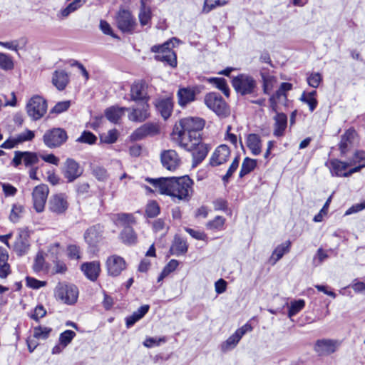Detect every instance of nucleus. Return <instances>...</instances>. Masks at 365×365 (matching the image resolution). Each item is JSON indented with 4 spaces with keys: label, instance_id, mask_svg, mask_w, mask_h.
<instances>
[{
    "label": "nucleus",
    "instance_id": "61",
    "mask_svg": "<svg viewBox=\"0 0 365 365\" xmlns=\"http://www.w3.org/2000/svg\"><path fill=\"white\" fill-rule=\"evenodd\" d=\"M46 314V311L43 305H37L34 310V313L31 315V318L34 319L35 321H38L41 318H43Z\"/></svg>",
    "mask_w": 365,
    "mask_h": 365
},
{
    "label": "nucleus",
    "instance_id": "41",
    "mask_svg": "<svg viewBox=\"0 0 365 365\" xmlns=\"http://www.w3.org/2000/svg\"><path fill=\"white\" fill-rule=\"evenodd\" d=\"M155 58L157 61L165 62L173 68L177 66L176 55L172 50H167L165 53L156 54Z\"/></svg>",
    "mask_w": 365,
    "mask_h": 365
},
{
    "label": "nucleus",
    "instance_id": "32",
    "mask_svg": "<svg viewBox=\"0 0 365 365\" xmlns=\"http://www.w3.org/2000/svg\"><path fill=\"white\" fill-rule=\"evenodd\" d=\"M119 237L123 243L128 245H135L138 241V235L131 226L123 227Z\"/></svg>",
    "mask_w": 365,
    "mask_h": 365
},
{
    "label": "nucleus",
    "instance_id": "53",
    "mask_svg": "<svg viewBox=\"0 0 365 365\" xmlns=\"http://www.w3.org/2000/svg\"><path fill=\"white\" fill-rule=\"evenodd\" d=\"M307 81L309 86L317 88L322 81V76L319 73H312L308 75Z\"/></svg>",
    "mask_w": 365,
    "mask_h": 365
},
{
    "label": "nucleus",
    "instance_id": "15",
    "mask_svg": "<svg viewBox=\"0 0 365 365\" xmlns=\"http://www.w3.org/2000/svg\"><path fill=\"white\" fill-rule=\"evenodd\" d=\"M63 173L68 182H73L82 175L83 169L75 160L67 158L63 165Z\"/></svg>",
    "mask_w": 365,
    "mask_h": 365
},
{
    "label": "nucleus",
    "instance_id": "8",
    "mask_svg": "<svg viewBox=\"0 0 365 365\" xmlns=\"http://www.w3.org/2000/svg\"><path fill=\"white\" fill-rule=\"evenodd\" d=\"M341 341L332 339H321L316 341L314 351L319 356H327L335 353L341 346Z\"/></svg>",
    "mask_w": 365,
    "mask_h": 365
},
{
    "label": "nucleus",
    "instance_id": "34",
    "mask_svg": "<svg viewBox=\"0 0 365 365\" xmlns=\"http://www.w3.org/2000/svg\"><path fill=\"white\" fill-rule=\"evenodd\" d=\"M149 308V305L141 306L136 312H133L132 315L126 317V327L130 328L133 326L138 321L145 315L148 312Z\"/></svg>",
    "mask_w": 365,
    "mask_h": 365
},
{
    "label": "nucleus",
    "instance_id": "55",
    "mask_svg": "<svg viewBox=\"0 0 365 365\" xmlns=\"http://www.w3.org/2000/svg\"><path fill=\"white\" fill-rule=\"evenodd\" d=\"M45 259L42 252H38L34 259L33 269L35 272L43 271L45 268Z\"/></svg>",
    "mask_w": 365,
    "mask_h": 365
},
{
    "label": "nucleus",
    "instance_id": "48",
    "mask_svg": "<svg viewBox=\"0 0 365 365\" xmlns=\"http://www.w3.org/2000/svg\"><path fill=\"white\" fill-rule=\"evenodd\" d=\"M305 306V302L303 299L295 300L292 302L288 311L289 317L296 315Z\"/></svg>",
    "mask_w": 365,
    "mask_h": 365
},
{
    "label": "nucleus",
    "instance_id": "45",
    "mask_svg": "<svg viewBox=\"0 0 365 365\" xmlns=\"http://www.w3.org/2000/svg\"><path fill=\"white\" fill-rule=\"evenodd\" d=\"M24 207L22 205L16 203L12 205L9 215V220L14 223L19 222L22 216Z\"/></svg>",
    "mask_w": 365,
    "mask_h": 365
},
{
    "label": "nucleus",
    "instance_id": "27",
    "mask_svg": "<svg viewBox=\"0 0 365 365\" xmlns=\"http://www.w3.org/2000/svg\"><path fill=\"white\" fill-rule=\"evenodd\" d=\"M247 147L251 151L253 155H259L262 153V140L259 135L250 133L247 135L246 139Z\"/></svg>",
    "mask_w": 365,
    "mask_h": 365
},
{
    "label": "nucleus",
    "instance_id": "47",
    "mask_svg": "<svg viewBox=\"0 0 365 365\" xmlns=\"http://www.w3.org/2000/svg\"><path fill=\"white\" fill-rule=\"evenodd\" d=\"M96 140V136L91 131L87 130H84L76 140V141L78 143H86L89 145L94 144Z\"/></svg>",
    "mask_w": 365,
    "mask_h": 365
},
{
    "label": "nucleus",
    "instance_id": "54",
    "mask_svg": "<svg viewBox=\"0 0 365 365\" xmlns=\"http://www.w3.org/2000/svg\"><path fill=\"white\" fill-rule=\"evenodd\" d=\"M15 137L17 143L20 144L26 141L32 140L35 137V133L31 130L26 129L24 132L19 133Z\"/></svg>",
    "mask_w": 365,
    "mask_h": 365
},
{
    "label": "nucleus",
    "instance_id": "7",
    "mask_svg": "<svg viewBox=\"0 0 365 365\" xmlns=\"http://www.w3.org/2000/svg\"><path fill=\"white\" fill-rule=\"evenodd\" d=\"M56 296L67 304H73L78 297V288L73 284L59 283L56 288Z\"/></svg>",
    "mask_w": 365,
    "mask_h": 365
},
{
    "label": "nucleus",
    "instance_id": "36",
    "mask_svg": "<svg viewBox=\"0 0 365 365\" xmlns=\"http://www.w3.org/2000/svg\"><path fill=\"white\" fill-rule=\"evenodd\" d=\"M317 91H312L311 92H305L304 91L299 98V100L307 104L308 106H309V111L310 112H313L317 105H318V101L317 100Z\"/></svg>",
    "mask_w": 365,
    "mask_h": 365
},
{
    "label": "nucleus",
    "instance_id": "28",
    "mask_svg": "<svg viewBox=\"0 0 365 365\" xmlns=\"http://www.w3.org/2000/svg\"><path fill=\"white\" fill-rule=\"evenodd\" d=\"M29 232L26 230H21L19 232V237L17 239L14 249L18 255H25L29 249V242L28 240Z\"/></svg>",
    "mask_w": 365,
    "mask_h": 365
},
{
    "label": "nucleus",
    "instance_id": "23",
    "mask_svg": "<svg viewBox=\"0 0 365 365\" xmlns=\"http://www.w3.org/2000/svg\"><path fill=\"white\" fill-rule=\"evenodd\" d=\"M230 154L228 146L221 145L218 146L211 156L210 163L212 166H218L225 163Z\"/></svg>",
    "mask_w": 365,
    "mask_h": 365
},
{
    "label": "nucleus",
    "instance_id": "52",
    "mask_svg": "<svg viewBox=\"0 0 365 365\" xmlns=\"http://www.w3.org/2000/svg\"><path fill=\"white\" fill-rule=\"evenodd\" d=\"M76 336V333L71 330H66L59 336V342L63 348L67 346Z\"/></svg>",
    "mask_w": 365,
    "mask_h": 365
},
{
    "label": "nucleus",
    "instance_id": "30",
    "mask_svg": "<svg viewBox=\"0 0 365 365\" xmlns=\"http://www.w3.org/2000/svg\"><path fill=\"white\" fill-rule=\"evenodd\" d=\"M69 82L68 73L63 70L56 71L52 77L53 86L59 91H63Z\"/></svg>",
    "mask_w": 365,
    "mask_h": 365
},
{
    "label": "nucleus",
    "instance_id": "19",
    "mask_svg": "<svg viewBox=\"0 0 365 365\" xmlns=\"http://www.w3.org/2000/svg\"><path fill=\"white\" fill-rule=\"evenodd\" d=\"M356 133L354 129L347 130L341 135V141L339 144V148L341 155H345L348 151L352 149L356 143Z\"/></svg>",
    "mask_w": 365,
    "mask_h": 365
},
{
    "label": "nucleus",
    "instance_id": "56",
    "mask_svg": "<svg viewBox=\"0 0 365 365\" xmlns=\"http://www.w3.org/2000/svg\"><path fill=\"white\" fill-rule=\"evenodd\" d=\"M145 213L148 217H155L160 213V207L155 201H150L148 203Z\"/></svg>",
    "mask_w": 365,
    "mask_h": 365
},
{
    "label": "nucleus",
    "instance_id": "42",
    "mask_svg": "<svg viewBox=\"0 0 365 365\" xmlns=\"http://www.w3.org/2000/svg\"><path fill=\"white\" fill-rule=\"evenodd\" d=\"M171 251L175 255H183L187 251V245L182 238L175 237L171 247Z\"/></svg>",
    "mask_w": 365,
    "mask_h": 365
},
{
    "label": "nucleus",
    "instance_id": "51",
    "mask_svg": "<svg viewBox=\"0 0 365 365\" xmlns=\"http://www.w3.org/2000/svg\"><path fill=\"white\" fill-rule=\"evenodd\" d=\"M228 4L227 0H215L214 3H209L208 0L204 1L202 12L207 14L217 6H222Z\"/></svg>",
    "mask_w": 365,
    "mask_h": 365
},
{
    "label": "nucleus",
    "instance_id": "18",
    "mask_svg": "<svg viewBox=\"0 0 365 365\" xmlns=\"http://www.w3.org/2000/svg\"><path fill=\"white\" fill-rule=\"evenodd\" d=\"M106 266L108 272L112 276H118L125 268L124 259L118 255H112L107 259Z\"/></svg>",
    "mask_w": 365,
    "mask_h": 365
},
{
    "label": "nucleus",
    "instance_id": "63",
    "mask_svg": "<svg viewBox=\"0 0 365 365\" xmlns=\"http://www.w3.org/2000/svg\"><path fill=\"white\" fill-rule=\"evenodd\" d=\"M93 174L98 180H105L107 177V171L102 167H96L93 170Z\"/></svg>",
    "mask_w": 365,
    "mask_h": 365
},
{
    "label": "nucleus",
    "instance_id": "46",
    "mask_svg": "<svg viewBox=\"0 0 365 365\" xmlns=\"http://www.w3.org/2000/svg\"><path fill=\"white\" fill-rule=\"evenodd\" d=\"M52 331L51 328L46 327H36L34 329L33 337L36 339H46Z\"/></svg>",
    "mask_w": 365,
    "mask_h": 365
},
{
    "label": "nucleus",
    "instance_id": "6",
    "mask_svg": "<svg viewBox=\"0 0 365 365\" xmlns=\"http://www.w3.org/2000/svg\"><path fill=\"white\" fill-rule=\"evenodd\" d=\"M207 107L219 116H226L228 113V106L220 93L210 92L204 98Z\"/></svg>",
    "mask_w": 365,
    "mask_h": 365
},
{
    "label": "nucleus",
    "instance_id": "38",
    "mask_svg": "<svg viewBox=\"0 0 365 365\" xmlns=\"http://www.w3.org/2000/svg\"><path fill=\"white\" fill-rule=\"evenodd\" d=\"M349 165V163L341 162L339 160H331L329 162V169L332 175L344 177V174L347 167Z\"/></svg>",
    "mask_w": 365,
    "mask_h": 365
},
{
    "label": "nucleus",
    "instance_id": "40",
    "mask_svg": "<svg viewBox=\"0 0 365 365\" xmlns=\"http://www.w3.org/2000/svg\"><path fill=\"white\" fill-rule=\"evenodd\" d=\"M290 246L291 242L287 240L274 249L271 257V260H273L274 264L279 261L285 253L289 252Z\"/></svg>",
    "mask_w": 365,
    "mask_h": 365
},
{
    "label": "nucleus",
    "instance_id": "49",
    "mask_svg": "<svg viewBox=\"0 0 365 365\" xmlns=\"http://www.w3.org/2000/svg\"><path fill=\"white\" fill-rule=\"evenodd\" d=\"M0 68L5 71L13 69L14 62L9 55L0 52Z\"/></svg>",
    "mask_w": 365,
    "mask_h": 365
},
{
    "label": "nucleus",
    "instance_id": "35",
    "mask_svg": "<svg viewBox=\"0 0 365 365\" xmlns=\"http://www.w3.org/2000/svg\"><path fill=\"white\" fill-rule=\"evenodd\" d=\"M9 259L8 252L4 247H0V277L6 278L10 273V266L7 261Z\"/></svg>",
    "mask_w": 365,
    "mask_h": 365
},
{
    "label": "nucleus",
    "instance_id": "10",
    "mask_svg": "<svg viewBox=\"0 0 365 365\" xmlns=\"http://www.w3.org/2000/svg\"><path fill=\"white\" fill-rule=\"evenodd\" d=\"M252 330V326L247 323L240 328L237 329L226 341L220 345V349L225 353L235 349L238 344L242 337L249 331Z\"/></svg>",
    "mask_w": 365,
    "mask_h": 365
},
{
    "label": "nucleus",
    "instance_id": "14",
    "mask_svg": "<svg viewBox=\"0 0 365 365\" xmlns=\"http://www.w3.org/2000/svg\"><path fill=\"white\" fill-rule=\"evenodd\" d=\"M38 161L39 158L36 153L16 151L12 164L14 166L18 167L23 163L26 167H32Z\"/></svg>",
    "mask_w": 365,
    "mask_h": 365
},
{
    "label": "nucleus",
    "instance_id": "59",
    "mask_svg": "<svg viewBox=\"0 0 365 365\" xmlns=\"http://www.w3.org/2000/svg\"><path fill=\"white\" fill-rule=\"evenodd\" d=\"M71 106L70 101H64L57 103L51 109V113L59 114L67 110Z\"/></svg>",
    "mask_w": 365,
    "mask_h": 365
},
{
    "label": "nucleus",
    "instance_id": "50",
    "mask_svg": "<svg viewBox=\"0 0 365 365\" xmlns=\"http://www.w3.org/2000/svg\"><path fill=\"white\" fill-rule=\"evenodd\" d=\"M117 139L118 133L115 129L110 130L108 133H103L100 136L101 142L106 144H113L117 140Z\"/></svg>",
    "mask_w": 365,
    "mask_h": 365
},
{
    "label": "nucleus",
    "instance_id": "17",
    "mask_svg": "<svg viewBox=\"0 0 365 365\" xmlns=\"http://www.w3.org/2000/svg\"><path fill=\"white\" fill-rule=\"evenodd\" d=\"M103 231V225L100 224L93 225L85 232L84 239L90 246L95 247L102 240Z\"/></svg>",
    "mask_w": 365,
    "mask_h": 365
},
{
    "label": "nucleus",
    "instance_id": "22",
    "mask_svg": "<svg viewBox=\"0 0 365 365\" xmlns=\"http://www.w3.org/2000/svg\"><path fill=\"white\" fill-rule=\"evenodd\" d=\"M130 101L135 103L148 102L149 96L146 88L143 83H135L130 87Z\"/></svg>",
    "mask_w": 365,
    "mask_h": 365
},
{
    "label": "nucleus",
    "instance_id": "9",
    "mask_svg": "<svg viewBox=\"0 0 365 365\" xmlns=\"http://www.w3.org/2000/svg\"><path fill=\"white\" fill-rule=\"evenodd\" d=\"M68 206V197L63 193L51 195L48 202V210L56 215L65 214Z\"/></svg>",
    "mask_w": 365,
    "mask_h": 365
},
{
    "label": "nucleus",
    "instance_id": "4",
    "mask_svg": "<svg viewBox=\"0 0 365 365\" xmlns=\"http://www.w3.org/2000/svg\"><path fill=\"white\" fill-rule=\"evenodd\" d=\"M26 110L32 120H40L47 111V102L40 96L31 97L26 103Z\"/></svg>",
    "mask_w": 365,
    "mask_h": 365
},
{
    "label": "nucleus",
    "instance_id": "37",
    "mask_svg": "<svg viewBox=\"0 0 365 365\" xmlns=\"http://www.w3.org/2000/svg\"><path fill=\"white\" fill-rule=\"evenodd\" d=\"M262 79L263 92L269 94L277 83V78L269 73L262 71L260 73Z\"/></svg>",
    "mask_w": 365,
    "mask_h": 365
},
{
    "label": "nucleus",
    "instance_id": "3",
    "mask_svg": "<svg viewBox=\"0 0 365 365\" xmlns=\"http://www.w3.org/2000/svg\"><path fill=\"white\" fill-rule=\"evenodd\" d=\"M232 84L235 91L242 96H255L257 91L256 80L248 74L242 73L233 78Z\"/></svg>",
    "mask_w": 365,
    "mask_h": 365
},
{
    "label": "nucleus",
    "instance_id": "1",
    "mask_svg": "<svg viewBox=\"0 0 365 365\" xmlns=\"http://www.w3.org/2000/svg\"><path fill=\"white\" fill-rule=\"evenodd\" d=\"M205 124L200 117H186L175 124L172 137L173 140L183 149L191 151L201 140V131Z\"/></svg>",
    "mask_w": 365,
    "mask_h": 365
},
{
    "label": "nucleus",
    "instance_id": "33",
    "mask_svg": "<svg viewBox=\"0 0 365 365\" xmlns=\"http://www.w3.org/2000/svg\"><path fill=\"white\" fill-rule=\"evenodd\" d=\"M149 3L150 0H140V9L138 18L142 26L148 24L151 19V11Z\"/></svg>",
    "mask_w": 365,
    "mask_h": 365
},
{
    "label": "nucleus",
    "instance_id": "43",
    "mask_svg": "<svg viewBox=\"0 0 365 365\" xmlns=\"http://www.w3.org/2000/svg\"><path fill=\"white\" fill-rule=\"evenodd\" d=\"M206 81L220 90L227 97L230 96V88L225 78L215 77L209 78Z\"/></svg>",
    "mask_w": 365,
    "mask_h": 365
},
{
    "label": "nucleus",
    "instance_id": "57",
    "mask_svg": "<svg viewBox=\"0 0 365 365\" xmlns=\"http://www.w3.org/2000/svg\"><path fill=\"white\" fill-rule=\"evenodd\" d=\"M67 255L71 259L78 260L81 259L80 247L76 245H69L67 247Z\"/></svg>",
    "mask_w": 365,
    "mask_h": 365
},
{
    "label": "nucleus",
    "instance_id": "13",
    "mask_svg": "<svg viewBox=\"0 0 365 365\" xmlns=\"http://www.w3.org/2000/svg\"><path fill=\"white\" fill-rule=\"evenodd\" d=\"M160 160L163 168L170 171H175L181 165V160L174 150L163 151L160 154Z\"/></svg>",
    "mask_w": 365,
    "mask_h": 365
},
{
    "label": "nucleus",
    "instance_id": "60",
    "mask_svg": "<svg viewBox=\"0 0 365 365\" xmlns=\"http://www.w3.org/2000/svg\"><path fill=\"white\" fill-rule=\"evenodd\" d=\"M239 166V159L238 158H235L230 165L229 169L227 171V173L223 176L222 180L225 182H227L232 175L236 171Z\"/></svg>",
    "mask_w": 365,
    "mask_h": 365
},
{
    "label": "nucleus",
    "instance_id": "21",
    "mask_svg": "<svg viewBox=\"0 0 365 365\" xmlns=\"http://www.w3.org/2000/svg\"><path fill=\"white\" fill-rule=\"evenodd\" d=\"M158 126L155 123H145L137 128L131 135L132 139L139 140L147 136H153L158 133Z\"/></svg>",
    "mask_w": 365,
    "mask_h": 365
},
{
    "label": "nucleus",
    "instance_id": "31",
    "mask_svg": "<svg viewBox=\"0 0 365 365\" xmlns=\"http://www.w3.org/2000/svg\"><path fill=\"white\" fill-rule=\"evenodd\" d=\"M129 110L130 108L125 107L111 106L106 110L105 115L109 121L118 123L124 112Z\"/></svg>",
    "mask_w": 365,
    "mask_h": 365
},
{
    "label": "nucleus",
    "instance_id": "39",
    "mask_svg": "<svg viewBox=\"0 0 365 365\" xmlns=\"http://www.w3.org/2000/svg\"><path fill=\"white\" fill-rule=\"evenodd\" d=\"M113 220L117 225H120L125 227L131 226L136 222L135 218L133 215L130 213H118L115 215Z\"/></svg>",
    "mask_w": 365,
    "mask_h": 365
},
{
    "label": "nucleus",
    "instance_id": "26",
    "mask_svg": "<svg viewBox=\"0 0 365 365\" xmlns=\"http://www.w3.org/2000/svg\"><path fill=\"white\" fill-rule=\"evenodd\" d=\"M274 120L273 135L275 137L283 136L287 125V115L283 113H277L274 117Z\"/></svg>",
    "mask_w": 365,
    "mask_h": 365
},
{
    "label": "nucleus",
    "instance_id": "2",
    "mask_svg": "<svg viewBox=\"0 0 365 365\" xmlns=\"http://www.w3.org/2000/svg\"><path fill=\"white\" fill-rule=\"evenodd\" d=\"M156 190L162 195L188 201L192 195L193 181L187 175L181 178H162L159 179L146 178Z\"/></svg>",
    "mask_w": 365,
    "mask_h": 365
},
{
    "label": "nucleus",
    "instance_id": "20",
    "mask_svg": "<svg viewBox=\"0 0 365 365\" xmlns=\"http://www.w3.org/2000/svg\"><path fill=\"white\" fill-rule=\"evenodd\" d=\"M196 87L180 88L177 93L178 102L180 106L185 107L195 100Z\"/></svg>",
    "mask_w": 365,
    "mask_h": 365
},
{
    "label": "nucleus",
    "instance_id": "16",
    "mask_svg": "<svg viewBox=\"0 0 365 365\" xmlns=\"http://www.w3.org/2000/svg\"><path fill=\"white\" fill-rule=\"evenodd\" d=\"M130 112L128 114V119L133 122H143L150 115L149 105L146 101L136 103V106L130 108Z\"/></svg>",
    "mask_w": 365,
    "mask_h": 365
},
{
    "label": "nucleus",
    "instance_id": "64",
    "mask_svg": "<svg viewBox=\"0 0 365 365\" xmlns=\"http://www.w3.org/2000/svg\"><path fill=\"white\" fill-rule=\"evenodd\" d=\"M227 283L223 279H220L215 283V289L217 294H222L226 291Z\"/></svg>",
    "mask_w": 365,
    "mask_h": 365
},
{
    "label": "nucleus",
    "instance_id": "62",
    "mask_svg": "<svg viewBox=\"0 0 365 365\" xmlns=\"http://www.w3.org/2000/svg\"><path fill=\"white\" fill-rule=\"evenodd\" d=\"M26 284L28 287L32 289H39L44 287L46 284L45 281H40L34 277H26Z\"/></svg>",
    "mask_w": 365,
    "mask_h": 365
},
{
    "label": "nucleus",
    "instance_id": "25",
    "mask_svg": "<svg viewBox=\"0 0 365 365\" xmlns=\"http://www.w3.org/2000/svg\"><path fill=\"white\" fill-rule=\"evenodd\" d=\"M157 110L160 113L161 116L165 119H168L173 109V101L171 98H160L155 102Z\"/></svg>",
    "mask_w": 365,
    "mask_h": 365
},
{
    "label": "nucleus",
    "instance_id": "44",
    "mask_svg": "<svg viewBox=\"0 0 365 365\" xmlns=\"http://www.w3.org/2000/svg\"><path fill=\"white\" fill-rule=\"evenodd\" d=\"M257 166V160L254 159H251L250 158H245L242 162L241 170L240 172V177L242 178L243 176L247 175L250 172H252L255 167Z\"/></svg>",
    "mask_w": 365,
    "mask_h": 365
},
{
    "label": "nucleus",
    "instance_id": "11",
    "mask_svg": "<svg viewBox=\"0 0 365 365\" xmlns=\"http://www.w3.org/2000/svg\"><path fill=\"white\" fill-rule=\"evenodd\" d=\"M48 192L49 189L46 185L41 184L34 187L32 192V199L34 207L37 212H41L44 210Z\"/></svg>",
    "mask_w": 365,
    "mask_h": 365
},
{
    "label": "nucleus",
    "instance_id": "29",
    "mask_svg": "<svg viewBox=\"0 0 365 365\" xmlns=\"http://www.w3.org/2000/svg\"><path fill=\"white\" fill-rule=\"evenodd\" d=\"M209 150L210 148L208 145L201 143V140H200L199 143L192 150H193L192 157L194 165H197L206 158Z\"/></svg>",
    "mask_w": 365,
    "mask_h": 365
},
{
    "label": "nucleus",
    "instance_id": "58",
    "mask_svg": "<svg viewBox=\"0 0 365 365\" xmlns=\"http://www.w3.org/2000/svg\"><path fill=\"white\" fill-rule=\"evenodd\" d=\"M225 219L221 216H217L213 220L207 223V227L212 230H220L222 229Z\"/></svg>",
    "mask_w": 365,
    "mask_h": 365
},
{
    "label": "nucleus",
    "instance_id": "24",
    "mask_svg": "<svg viewBox=\"0 0 365 365\" xmlns=\"http://www.w3.org/2000/svg\"><path fill=\"white\" fill-rule=\"evenodd\" d=\"M81 268L85 276L92 282L98 279L101 272V264L98 261L85 262Z\"/></svg>",
    "mask_w": 365,
    "mask_h": 365
},
{
    "label": "nucleus",
    "instance_id": "5",
    "mask_svg": "<svg viewBox=\"0 0 365 365\" xmlns=\"http://www.w3.org/2000/svg\"><path fill=\"white\" fill-rule=\"evenodd\" d=\"M68 139L66 131L61 128L47 130L43 135V141L48 148H56L64 144Z\"/></svg>",
    "mask_w": 365,
    "mask_h": 365
},
{
    "label": "nucleus",
    "instance_id": "12",
    "mask_svg": "<svg viewBox=\"0 0 365 365\" xmlns=\"http://www.w3.org/2000/svg\"><path fill=\"white\" fill-rule=\"evenodd\" d=\"M118 29L123 32L131 33L135 27V20L128 10H120L116 17Z\"/></svg>",
    "mask_w": 365,
    "mask_h": 365
}]
</instances>
